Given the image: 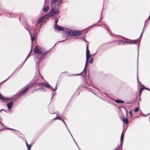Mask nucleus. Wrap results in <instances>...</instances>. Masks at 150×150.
<instances>
[{"mask_svg": "<svg viewBox=\"0 0 150 150\" xmlns=\"http://www.w3.org/2000/svg\"><path fill=\"white\" fill-rule=\"evenodd\" d=\"M62 0H52L51 10L50 12L47 15L44 16L42 18H39L37 22V23L41 22L45 23L47 21L48 17H51L55 14L59 13L58 9L62 2Z\"/></svg>", "mask_w": 150, "mask_h": 150, "instance_id": "f257e3e1", "label": "nucleus"}, {"mask_svg": "<svg viewBox=\"0 0 150 150\" xmlns=\"http://www.w3.org/2000/svg\"><path fill=\"white\" fill-rule=\"evenodd\" d=\"M62 0H52L51 10L50 12L47 15L44 16L42 18H39L37 22V23L41 22L45 23L47 21L48 17H51L55 14L59 13L58 9L62 2Z\"/></svg>", "mask_w": 150, "mask_h": 150, "instance_id": "f03ea898", "label": "nucleus"}, {"mask_svg": "<svg viewBox=\"0 0 150 150\" xmlns=\"http://www.w3.org/2000/svg\"><path fill=\"white\" fill-rule=\"evenodd\" d=\"M36 79L35 80V83H32L31 84L30 87L28 86L19 95V97H21L25 95L27 92L29 88H30L33 86L34 84L41 85H43L44 84L42 83L41 80L42 78L40 73V71L39 70H37L36 73Z\"/></svg>", "mask_w": 150, "mask_h": 150, "instance_id": "7ed1b4c3", "label": "nucleus"}, {"mask_svg": "<svg viewBox=\"0 0 150 150\" xmlns=\"http://www.w3.org/2000/svg\"><path fill=\"white\" fill-rule=\"evenodd\" d=\"M82 31L70 30L67 32V35L70 36H77L80 35L82 34Z\"/></svg>", "mask_w": 150, "mask_h": 150, "instance_id": "20e7f679", "label": "nucleus"}, {"mask_svg": "<svg viewBox=\"0 0 150 150\" xmlns=\"http://www.w3.org/2000/svg\"><path fill=\"white\" fill-rule=\"evenodd\" d=\"M34 51L35 53L39 54H44L47 52H45L43 48L38 45L36 46Z\"/></svg>", "mask_w": 150, "mask_h": 150, "instance_id": "39448f33", "label": "nucleus"}, {"mask_svg": "<svg viewBox=\"0 0 150 150\" xmlns=\"http://www.w3.org/2000/svg\"><path fill=\"white\" fill-rule=\"evenodd\" d=\"M91 55L90 54H88L86 55V61L85 63V68L84 69L83 71V74H84V75L86 74V70L87 68L88 64V60L91 57Z\"/></svg>", "mask_w": 150, "mask_h": 150, "instance_id": "423d86ee", "label": "nucleus"}, {"mask_svg": "<svg viewBox=\"0 0 150 150\" xmlns=\"http://www.w3.org/2000/svg\"><path fill=\"white\" fill-rule=\"evenodd\" d=\"M31 30H29L28 31L31 37L32 45L34 40H35V38L37 35V33L36 32H34L33 33H32V32H31Z\"/></svg>", "mask_w": 150, "mask_h": 150, "instance_id": "0eeeda50", "label": "nucleus"}, {"mask_svg": "<svg viewBox=\"0 0 150 150\" xmlns=\"http://www.w3.org/2000/svg\"><path fill=\"white\" fill-rule=\"evenodd\" d=\"M41 58V57L39 55H37V56H36V57H35V60L36 62V67L37 66L38 67L39 63Z\"/></svg>", "mask_w": 150, "mask_h": 150, "instance_id": "6e6552de", "label": "nucleus"}, {"mask_svg": "<svg viewBox=\"0 0 150 150\" xmlns=\"http://www.w3.org/2000/svg\"><path fill=\"white\" fill-rule=\"evenodd\" d=\"M57 119H59V120H62V121L63 122V123H64L65 124V125H66V127H67V129H68V131H69V133H70V134H71V136H72V138H73V139H74V138H73V136H72V134H71V132H70V131L69 130V128H68V127H67V125H66V124L65 122H64V121L63 120L61 119V117H58V116H57L54 119V120H57ZM74 140V141H75ZM75 143H76V144L77 145V144H76V142L75 141Z\"/></svg>", "mask_w": 150, "mask_h": 150, "instance_id": "1a4fd4ad", "label": "nucleus"}, {"mask_svg": "<svg viewBox=\"0 0 150 150\" xmlns=\"http://www.w3.org/2000/svg\"><path fill=\"white\" fill-rule=\"evenodd\" d=\"M138 40H131L127 39V41H126V43L128 44H137V43Z\"/></svg>", "mask_w": 150, "mask_h": 150, "instance_id": "9d476101", "label": "nucleus"}, {"mask_svg": "<svg viewBox=\"0 0 150 150\" xmlns=\"http://www.w3.org/2000/svg\"><path fill=\"white\" fill-rule=\"evenodd\" d=\"M55 30H57L59 31L64 30V29L63 27L60 26L58 25H56L54 27Z\"/></svg>", "mask_w": 150, "mask_h": 150, "instance_id": "9b49d317", "label": "nucleus"}, {"mask_svg": "<svg viewBox=\"0 0 150 150\" xmlns=\"http://www.w3.org/2000/svg\"><path fill=\"white\" fill-rule=\"evenodd\" d=\"M0 99L3 100L4 102H7L9 100L8 98H4L1 94H0Z\"/></svg>", "mask_w": 150, "mask_h": 150, "instance_id": "f8f14e48", "label": "nucleus"}, {"mask_svg": "<svg viewBox=\"0 0 150 150\" xmlns=\"http://www.w3.org/2000/svg\"><path fill=\"white\" fill-rule=\"evenodd\" d=\"M13 103L12 102H10L7 104V106L9 109L11 108L13 106Z\"/></svg>", "mask_w": 150, "mask_h": 150, "instance_id": "ddd939ff", "label": "nucleus"}, {"mask_svg": "<svg viewBox=\"0 0 150 150\" xmlns=\"http://www.w3.org/2000/svg\"><path fill=\"white\" fill-rule=\"evenodd\" d=\"M86 83L87 85L90 86H91L92 85L91 81L89 79L88 80H86Z\"/></svg>", "mask_w": 150, "mask_h": 150, "instance_id": "4468645a", "label": "nucleus"}, {"mask_svg": "<svg viewBox=\"0 0 150 150\" xmlns=\"http://www.w3.org/2000/svg\"><path fill=\"white\" fill-rule=\"evenodd\" d=\"M50 7L49 6H47V7L46 8L44 7L43 8V10L44 12H47V11H48Z\"/></svg>", "mask_w": 150, "mask_h": 150, "instance_id": "2eb2a0df", "label": "nucleus"}, {"mask_svg": "<svg viewBox=\"0 0 150 150\" xmlns=\"http://www.w3.org/2000/svg\"><path fill=\"white\" fill-rule=\"evenodd\" d=\"M122 121L123 122L125 123L126 124H127L129 122L127 118L123 119H122Z\"/></svg>", "mask_w": 150, "mask_h": 150, "instance_id": "dca6fc26", "label": "nucleus"}, {"mask_svg": "<svg viewBox=\"0 0 150 150\" xmlns=\"http://www.w3.org/2000/svg\"><path fill=\"white\" fill-rule=\"evenodd\" d=\"M115 102L117 103H124V102L119 99H117L115 100Z\"/></svg>", "mask_w": 150, "mask_h": 150, "instance_id": "f3484780", "label": "nucleus"}, {"mask_svg": "<svg viewBox=\"0 0 150 150\" xmlns=\"http://www.w3.org/2000/svg\"><path fill=\"white\" fill-rule=\"evenodd\" d=\"M44 86H45L46 87L48 88H50V89L51 90H53V88L52 87H50V86L48 84H45V85H44Z\"/></svg>", "mask_w": 150, "mask_h": 150, "instance_id": "a211bd4d", "label": "nucleus"}, {"mask_svg": "<svg viewBox=\"0 0 150 150\" xmlns=\"http://www.w3.org/2000/svg\"><path fill=\"white\" fill-rule=\"evenodd\" d=\"M26 146H27V147L28 149V150H30L31 148V145H28L27 141H26Z\"/></svg>", "mask_w": 150, "mask_h": 150, "instance_id": "6ab92c4d", "label": "nucleus"}, {"mask_svg": "<svg viewBox=\"0 0 150 150\" xmlns=\"http://www.w3.org/2000/svg\"><path fill=\"white\" fill-rule=\"evenodd\" d=\"M25 29H26L27 30H32L31 31V32H32V31H33V33L34 32H36V33H37V32H38V31H37H37H36V30H33V28H31V29H29V28H26V27H25Z\"/></svg>", "mask_w": 150, "mask_h": 150, "instance_id": "aec40b11", "label": "nucleus"}, {"mask_svg": "<svg viewBox=\"0 0 150 150\" xmlns=\"http://www.w3.org/2000/svg\"><path fill=\"white\" fill-rule=\"evenodd\" d=\"M88 54H90V52L89 50L88 49V46L86 48V55H88Z\"/></svg>", "mask_w": 150, "mask_h": 150, "instance_id": "412c9836", "label": "nucleus"}, {"mask_svg": "<svg viewBox=\"0 0 150 150\" xmlns=\"http://www.w3.org/2000/svg\"><path fill=\"white\" fill-rule=\"evenodd\" d=\"M32 52V50H31L30 52L28 54V55L27 57L26 58L24 62V63H25V62L26 61L27 59H28V58L30 56V53L31 52Z\"/></svg>", "mask_w": 150, "mask_h": 150, "instance_id": "4be33fe9", "label": "nucleus"}, {"mask_svg": "<svg viewBox=\"0 0 150 150\" xmlns=\"http://www.w3.org/2000/svg\"><path fill=\"white\" fill-rule=\"evenodd\" d=\"M123 138H124V134H123V133H122L121 135V139H120V141L121 142L123 140Z\"/></svg>", "mask_w": 150, "mask_h": 150, "instance_id": "5701e85b", "label": "nucleus"}, {"mask_svg": "<svg viewBox=\"0 0 150 150\" xmlns=\"http://www.w3.org/2000/svg\"><path fill=\"white\" fill-rule=\"evenodd\" d=\"M58 19H57V18H56V19H55V26H56V25H57V23H58Z\"/></svg>", "mask_w": 150, "mask_h": 150, "instance_id": "b1692460", "label": "nucleus"}, {"mask_svg": "<svg viewBox=\"0 0 150 150\" xmlns=\"http://www.w3.org/2000/svg\"><path fill=\"white\" fill-rule=\"evenodd\" d=\"M139 108L138 107L136 108L134 110V111L135 112H137L138 111Z\"/></svg>", "mask_w": 150, "mask_h": 150, "instance_id": "393cba45", "label": "nucleus"}, {"mask_svg": "<svg viewBox=\"0 0 150 150\" xmlns=\"http://www.w3.org/2000/svg\"><path fill=\"white\" fill-rule=\"evenodd\" d=\"M10 129V130H13V129H12L9 128H8V127H6L5 128H4L3 127L0 130V131H1V130H3V129Z\"/></svg>", "mask_w": 150, "mask_h": 150, "instance_id": "a878e982", "label": "nucleus"}, {"mask_svg": "<svg viewBox=\"0 0 150 150\" xmlns=\"http://www.w3.org/2000/svg\"><path fill=\"white\" fill-rule=\"evenodd\" d=\"M129 113L130 114V115H131V117H132V110H130L129 111Z\"/></svg>", "mask_w": 150, "mask_h": 150, "instance_id": "bb28decb", "label": "nucleus"}, {"mask_svg": "<svg viewBox=\"0 0 150 150\" xmlns=\"http://www.w3.org/2000/svg\"><path fill=\"white\" fill-rule=\"evenodd\" d=\"M39 90H40V91H45V89H44L43 88H39Z\"/></svg>", "mask_w": 150, "mask_h": 150, "instance_id": "cd10ccee", "label": "nucleus"}, {"mask_svg": "<svg viewBox=\"0 0 150 150\" xmlns=\"http://www.w3.org/2000/svg\"><path fill=\"white\" fill-rule=\"evenodd\" d=\"M93 61V59L92 58L90 60V63L92 64Z\"/></svg>", "mask_w": 150, "mask_h": 150, "instance_id": "c85d7f7f", "label": "nucleus"}, {"mask_svg": "<svg viewBox=\"0 0 150 150\" xmlns=\"http://www.w3.org/2000/svg\"><path fill=\"white\" fill-rule=\"evenodd\" d=\"M144 89V88H141L140 89V94L141 93V92L142 91H143Z\"/></svg>", "mask_w": 150, "mask_h": 150, "instance_id": "c756f323", "label": "nucleus"}, {"mask_svg": "<svg viewBox=\"0 0 150 150\" xmlns=\"http://www.w3.org/2000/svg\"><path fill=\"white\" fill-rule=\"evenodd\" d=\"M119 146H118V147H117V148H116L114 150H118V149L119 148Z\"/></svg>", "mask_w": 150, "mask_h": 150, "instance_id": "7c9ffc66", "label": "nucleus"}, {"mask_svg": "<svg viewBox=\"0 0 150 150\" xmlns=\"http://www.w3.org/2000/svg\"><path fill=\"white\" fill-rule=\"evenodd\" d=\"M144 89H147V90H149L150 91V90H149V89L148 88H145Z\"/></svg>", "mask_w": 150, "mask_h": 150, "instance_id": "2f4dec72", "label": "nucleus"}, {"mask_svg": "<svg viewBox=\"0 0 150 150\" xmlns=\"http://www.w3.org/2000/svg\"><path fill=\"white\" fill-rule=\"evenodd\" d=\"M144 30V28H143V31ZM143 32V31H142V33H141V35H140V37L142 36V33Z\"/></svg>", "mask_w": 150, "mask_h": 150, "instance_id": "473e14b6", "label": "nucleus"}, {"mask_svg": "<svg viewBox=\"0 0 150 150\" xmlns=\"http://www.w3.org/2000/svg\"><path fill=\"white\" fill-rule=\"evenodd\" d=\"M148 114H147V115H144V114H143V115L144 116H146L148 115Z\"/></svg>", "mask_w": 150, "mask_h": 150, "instance_id": "72a5a7b5", "label": "nucleus"}, {"mask_svg": "<svg viewBox=\"0 0 150 150\" xmlns=\"http://www.w3.org/2000/svg\"><path fill=\"white\" fill-rule=\"evenodd\" d=\"M13 74V73L11 76H10L9 78H8L7 79H8L10 77H11L12 76V75Z\"/></svg>", "mask_w": 150, "mask_h": 150, "instance_id": "f704fd0d", "label": "nucleus"}, {"mask_svg": "<svg viewBox=\"0 0 150 150\" xmlns=\"http://www.w3.org/2000/svg\"><path fill=\"white\" fill-rule=\"evenodd\" d=\"M57 89L56 86L55 88L54 91H55Z\"/></svg>", "mask_w": 150, "mask_h": 150, "instance_id": "c9c22d12", "label": "nucleus"}, {"mask_svg": "<svg viewBox=\"0 0 150 150\" xmlns=\"http://www.w3.org/2000/svg\"><path fill=\"white\" fill-rule=\"evenodd\" d=\"M21 17H19V18L20 20H21Z\"/></svg>", "mask_w": 150, "mask_h": 150, "instance_id": "e433bc0d", "label": "nucleus"}, {"mask_svg": "<svg viewBox=\"0 0 150 150\" xmlns=\"http://www.w3.org/2000/svg\"><path fill=\"white\" fill-rule=\"evenodd\" d=\"M83 39V40H84V41H86V40L85 39Z\"/></svg>", "mask_w": 150, "mask_h": 150, "instance_id": "4c0bfd02", "label": "nucleus"}, {"mask_svg": "<svg viewBox=\"0 0 150 150\" xmlns=\"http://www.w3.org/2000/svg\"><path fill=\"white\" fill-rule=\"evenodd\" d=\"M0 124H1L2 125H3V124L2 123H1V122H0Z\"/></svg>", "mask_w": 150, "mask_h": 150, "instance_id": "58836bf2", "label": "nucleus"}, {"mask_svg": "<svg viewBox=\"0 0 150 150\" xmlns=\"http://www.w3.org/2000/svg\"><path fill=\"white\" fill-rule=\"evenodd\" d=\"M80 74H76V75H80Z\"/></svg>", "mask_w": 150, "mask_h": 150, "instance_id": "ea45409f", "label": "nucleus"}, {"mask_svg": "<svg viewBox=\"0 0 150 150\" xmlns=\"http://www.w3.org/2000/svg\"><path fill=\"white\" fill-rule=\"evenodd\" d=\"M137 79L138 81L139 82V81L138 80V77H137Z\"/></svg>", "mask_w": 150, "mask_h": 150, "instance_id": "a19ab883", "label": "nucleus"}, {"mask_svg": "<svg viewBox=\"0 0 150 150\" xmlns=\"http://www.w3.org/2000/svg\"><path fill=\"white\" fill-rule=\"evenodd\" d=\"M104 25L107 28V27H106L107 25H105V24H104Z\"/></svg>", "mask_w": 150, "mask_h": 150, "instance_id": "79ce46f5", "label": "nucleus"}, {"mask_svg": "<svg viewBox=\"0 0 150 150\" xmlns=\"http://www.w3.org/2000/svg\"><path fill=\"white\" fill-rule=\"evenodd\" d=\"M140 100V98H139V100Z\"/></svg>", "mask_w": 150, "mask_h": 150, "instance_id": "37998d69", "label": "nucleus"}, {"mask_svg": "<svg viewBox=\"0 0 150 150\" xmlns=\"http://www.w3.org/2000/svg\"><path fill=\"white\" fill-rule=\"evenodd\" d=\"M124 39H126L125 38H123Z\"/></svg>", "mask_w": 150, "mask_h": 150, "instance_id": "c03bdc74", "label": "nucleus"}, {"mask_svg": "<svg viewBox=\"0 0 150 150\" xmlns=\"http://www.w3.org/2000/svg\"><path fill=\"white\" fill-rule=\"evenodd\" d=\"M139 45H138V47H139Z\"/></svg>", "mask_w": 150, "mask_h": 150, "instance_id": "a18cd8bd", "label": "nucleus"}, {"mask_svg": "<svg viewBox=\"0 0 150 150\" xmlns=\"http://www.w3.org/2000/svg\"><path fill=\"white\" fill-rule=\"evenodd\" d=\"M120 143H121H121H122L121 142H120Z\"/></svg>", "mask_w": 150, "mask_h": 150, "instance_id": "49530a36", "label": "nucleus"}, {"mask_svg": "<svg viewBox=\"0 0 150 150\" xmlns=\"http://www.w3.org/2000/svg\"><path fill=\"white\" fill-rule=\"evenodd\" d=\"M138 55H139V54H138Z\"/></svg>", "mask_w": 150, "mask_h": 150, "instance_id": "de8ad7c7", "label": "nucleus"}, {"mask_svg": "<svg viewBox=\"0 0 150 150\" xmlns=\"http://www.w3.org/2000/svg\"><path fill=\"white\" fill-rule=\"evenodd\" d=\"M3 126H4V127H5V126H4V125H3Z\"/></svg>", "mask_w": 150, "mask_h": 150, "instance_id": "09e8293b", "label": "nucleus"}, {"mask_svg": "<svg viewBox=\"0 0 150 150\" xmlns=\"http://www.w3.org/2000/svg\"><path fill=\"white\" fill-rule=\"evenodd\" d=\"M3 126H4V127H5V126H4V125H3Z\"/></svg>", "mask_w": 150, "mask_h": 150, "instance_id": "8fccbe9b", "label": "nucleus"}]
</instances>
